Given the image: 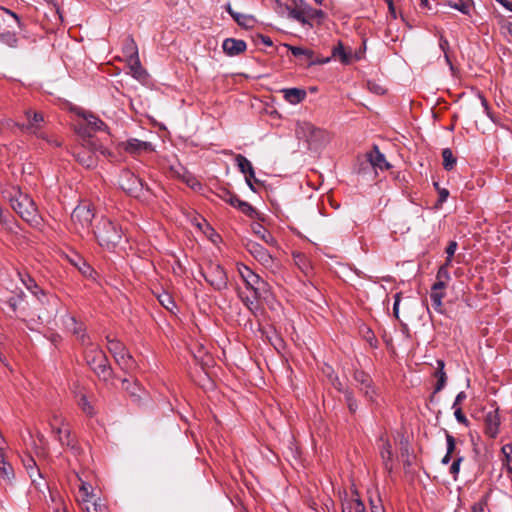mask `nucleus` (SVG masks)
<instances>
[{"label": "nucleus", "mask_w": 512, "mask_h": 512, "mask_svg": "<svg viewBox=\"0 0 512 512\" xmlns=\"http://www.w3.org/2000/svg\"><path fill=\"white\" fill-rule=\"evenodd\" d=\"M23 464L32 480V483L35 485L36 488L40 489V484L36 482L34 474H36L39 479L42 478V474L39 468L37 467L35 460L32 457H28L27 459L23 460Z\"/></svg>", "instance_id": "nucleus-26"}, {"label": "nucleus", "mask_w": 512, "mask_h": 512, "mask_svg": "<svg viewBox=\"0 0 512 512\" xmlns=\"http://www.w3.org/2000/svg\"><path fill=\"white\" fill-rule=\"evenodd\" d=\"M349 512H368L364 503L359 498H353L347 502Z\"/></svg>", "instance_id": "nucleus-42"}, {"label": "nucleus", "mask_w": 512, "mask_h": 512, "mask_svg": "<svg viewBox=\"0 0 512 512\" xmlns=\"http://www.w3.org/2000/svg\"><path fill=\"white\" fill-rule=\"evenodd\" d=\"M235 161L241 173L244 175H247L248 173L253 174V166L245 156L237 154Z\"/></svg>", "instance_id": "nucleus-33"}, {"label": "nucleus", "mask_w": 512, "mask_h": 512, "mask_svg": "<svg viewBox=\"0 0 512 512\" xmlns=\"http://www.w3.org/2000/svg\"><path fill=\"white\" fill-rule=\"evenodd\" d=\"M344 397L347 402L348 408L351 413H355L357 410V401L353 395V393L349 390L344 392Z\"/></svg>", "instance_id": "nucleus-49"}, {"label": "nucleus", "mask_w": 512, "mask_h": 512, "mask_svg": "<svg viewBox=\"0 0 512 512\" xmlns=\"http://www.w3.org/2000/svg\"><path fill=\"white\" fill-rule=\"evenodd\" d=\"M381 442L379 449H380V456L383 460V464L386 470L392 471L393 469V451L392 446L388 439H385L383 436L380 437Z\"/></svg>", "instance_id": "nucleus-19"}, {"label": "nucleus", "mask_w": 512, "mask_h": 512, "mask_svg": "<svg viewBox=\"0 0 512 512\" xmlns=\"http://www.w3.org/2000/svg\"><path fill=\"white\" fill-rule=\"evenodd\" d=\"M454 409V415L456 420L464 425H468V419L466 418L465 414L463 413L461 407H455Z\"/></svg>", "instance_id": "nucleus-58"}, {"label": "nucleus", "mask_w": 512, "mask_h": 512, "mask_svg": "<svg viewBox=\"0 0 512 512\" xmlns=\"http://www.w3.org/2000/svg\"><path fill=\"white\" fill-rule=\"evenodd\" d=\"M76 477L80 481L79 493L93 490L92 486L88 482L83 481L79 474H76Z\"/></svg>", "instance_id": "nucleus-62"}, {"label": "nucleus", "mask_w": 512, "mask_h": 512, "mask_svg": "<svg viewBox=\"0 0 512 512\" xmlns=\"http://www.w3.org/2000/svg\"><path fill=\"white\" fill-rule=\"evenodd\" d=\"M205 280L216 290H222L227 287L228 278L225 270L221 265L209 262L202 272Z\"/></svg>", "instance_id": "nucleus-10"}, {"label": "nucleus", "mask_w": 512, "mask_h": 512, "mask_svg": "<svg viewBox=\"0 0 512 512\" xmlns=\"http://www.w3.org/2000/svg\"><path fill=\"white\" fill-rule=\"evenodd\" d=\"M35 303L32 307V314L37 316L41 323H48L54 318L58 311L59 299L55 295H48L43 290L34 292Z\"/></svg>", "instance_id": "nucleus-5"}, {"label": "nucleus", "mask_w": 512, "mask_h": 512, "mask_svg": "<svg viewBox=\"0 0 512 512\" xmlns=\"http://www.w3.org/2000/svg\"><path fill=\"white\" fill-rule=\"evenodd\" d=\"M456 249H457V242L450 241L448 246L446 247V254H447L446 262H447V264H451L452 257L455 254Z\"/></svg>", "instance_id": "nucleus-56"}, {"label": "nucleus", "mask_w": 512, "mask_h": 512, "mask_svg": "<svg viewBox=\"0 0 512 512\" xmlns=\"http://www.w3.org/2000/svg\"><path fill=\"white\" fill-rule=\"evenodd\" d=\"M109 157L111 153L98 144L94 137H83L81 143L75 147L74 156L76 160L86 168H94L98 162V155Z\"/></svg>", "instance_id": "nucleus-2"}, {"label": "nucleus", "mask_w": 512, "mask_h": 512, "mask_svg": "<svg viewBox=\"0 0 512 512\" xmlns=\"http://www.w3.org/2000/svg\"><path fill=\"white\" fill-rule=\"evenodd\" d=\"M94 212L89 204L78 205L71 214V224L73 230L81 236L89 235L93 232L91 229Z\"/></svg>", "instance_id": "nucleus-6"}, {"label": "nucleus", "mask_w": 512, "mask_h": 512, "mask_svg": "<svg viewBox=\"0 0 512 512\" xmlns=\"http://www.w3.org/2000/svg\"><path fill=\"white\" fill-rule=\"evenodd\" d=\"M241 297V300L242 302L244 303V305L250 310V311H254L257 306H256V302L258 300H260L259 298H255V294H253L252 297H243V296H240Z\"/></svg>", "instance_id": "nucleus-54"}, {"label": "nucleus", "mask_w": 512, "mask_h": 512, "mask_svg": "<svg viewBox=\"0 0 512 512\" xmlns=\"http://www.w3.org/2000/svg\"><path fill=\"white\" fill-rule=\"evenodd\" d=\"M0 193L25 222L32 227L40 226L42 218L35 202L28 194L22 192L18 186L13 185L1 186Z\"/></svg>", "instance_id": "nucleus-1"}, {"label": "nucleus", "mask_w": 512, "mask_h": 512, "mask_svg": "<svg viewBox=\"0 0 512 512\" xmlns=\"http://www.w3.org/2000/svg\"><path fill=\"white\" fill-rule=\"evenodd\" d=\"M328 140V134L325 130L321 129V133H313L310 136V141H308L311 144H322Z\"/></svg>", "instance_id": "nucleus-48"}, {"label": "nucleus", "mask_w": 512, "mask_h": 512, "mask_svg": "<svg viewBox=\"0 0 512 512\" xmlns=\"http://www.w3.org/2000/svg\"><path fill=\"white\" fill-rule=\"evenodd\" d=\"M439 46H440V49L444 53L446 62L449 65H451V61H450L449 55H448V49H449V42H448V40L446 38H444L443 36H441L440 40H439Z\"/></svg>", "instance_id": "nucleus-55"}, {"label": "nucleus", "mask_w": 512, "mask_h": 512, "mask_svg": "<svg viewBox=\"0 0 512 512\" xmlns=\"http://www.w3.org/2000/svg\"><path fill=\"white\" fill-rule=\"evenodd\" d=\"M451 8L457 9L463 14H469L472 6V0H459L458 2H449Z\"/></svg>", "instance_id": "nucleus-41"}, {"label": "nucleus", "mask_w": 512, "mask_h": 512, "mask_svg": "<svg viewBox=\"0 0 512 512\" xmlns=\"http://www.w3.org/2000/svg\"><path fill=\"white\" fill-rule=\"evenodd\" d=\"M78 405L82 409V411L88 415L93 416L95 414V410L91 402L88 400L87 396L82 394L78 400Z\"/></svg>", "instance_id": "nucleus-39"}, {"label": "nucleus", "mask_w": 512, "mask_h": 512, "mask_svg": "<svg viewBox=\"0 0 512 512\" xmlns=\"http://www.w3.org/2000/svg\"><path fill=\"white\" fill-rule=\"evenodd\" d=\"M363 392L364 396L371 402L375 401L376 391L374 387L371 385V388H364V390H360Z\"/></svg>", "instance_id": "nucleus-63"}, {"label": "nucleus", "mask_w": 512, "mask_h": 512, "mask_svg": "<svg viewBox=\"0 0 512 512\" xmlns=\"http://www.w3.org/2000/svg\"><path fill=\"white\" fill-rule=\"evenodd\" d=\"M444 285L441 282H435L431 288L430 299L432 301V307L438 313H443L442 300L445 297Z\"/></svg>", "instance_id": "nucleus-18"}, {"label": "nucleus", "mask_w": 512, "mask_h": 512, "mask_svg": "<svg viewBox=\"0 0 512 512\" xmlns=\"http://www.w3.org/2000/svg\"><path fill=\"white\" fill-rule=\"evenodd\" d=\"M24 115L27 119V123L26 124L16 123L15 125L17 127H19L22 131L29 132V133L37 136L38 138H41V139H44V140L50 142V140L48 139V136L44 132L41 131L42 124L44 123L43 114L40 112H37V111H33L31 109H27L24 111Z\"/></svg>", "instance_id": "nucleus-9"}, {"label": "nucleus", "mask_w": 512, "mask_h": 512, "mask_svg": "<svg viewBox=\"0 0 512 512\" xmlns=\"http://www.w3.org/2000/svg\"><path fill=\"white\" fill-rule=\"evenodd\" d=\"M122 389L127 391L132 397L139 398L137 391L140 390V387L137 383L131 384V382L128 379L124 378L122 380Z\"/></svg>", "instance_id": "nucleus-44"}, {"label": "nucleus", "mask_w": 512, "mask_h": 512, "mask_svg": "<svg viewBox=\"0 0 512 512\" xmlns=\"http://www.w3.org/2000/svg\"><path fill=\"white\" fill-rule=\"evenodd\" d=\"M119 185L123 191L135 198H141L145 191H148V187L142 179L129 170L122 171L119 177Z\"/></svg>", "instance_id": "nucleus-8"}, {"label": "nucleus", "mask_w": 512, "mask_h": 512, "mask_svg": "<svg viewBox=\"0 0 512 512\" xmlns=\"http://www.w3.org/2000/svg\"><path fill=\"white\" fill-rule=\"evenodd\" d=\"M93 234L96 237L98 243L106 249H114L122 239V229L116 223L108 218L102 217L95 229Z\"/></svg>", "instance_id": "nucleus-4"}, {"label": "nucleus", "mask_w": 512, "mask_h": 512, "mask_svg": "<svg viewBox=\"0 0 512 512\" xmlns=\"http://www.w3.org/2000/svg\"><path fill=\"white\" fill-rule=\"evenodd\" d=\"M237 209L241 211L243 214L253 218L256 215V210L246 201L238 202Z\"/></svg>", "instance_id": "nucleus-46"}, {"label": "nucleus", "mask_w": 512, "mask_h": 512, "mask_svg": "<svg viewBox=\"0 0 512 512\" xmlns=\"http://www.w3.org/2000/svg\"><path fill=\"white\" fill-rule=\"evenodd\" d=\"M49 425L51 429L57 427V426H65L66 425V419L58 413H54L49 421Z\"/></svg>", "instance_id": "nucleus-50"}, {"label": "nucleus", "mask_w": 512, "mask_h": 512, "mask_svg": "<svg viewBox=\"0 0 512 512\" xmlns=\"http://www.w3.org/2000/svg\"><path fill=\"white\" fill-rule=\"evenodd\" d=\"M160 304L168 311H173L176 307L174 300L168 293H163L158 296Z\"/></svg>", "instance_id": "nucleus-43"}, {"label": "nucleus", "mask_w": 512, "mask_h": 512, "mask_svg": "<svg viewBox=\"0 0 512 512\" xmlns=\"http://www.w3.org/2000/svg\"><path fill=\"white\" fill-rule=\"evenodd\" d=\"M284 98L290 104H298L302 102L306 97V91L299 88H288L282 90Z\"/></svg>", "instance_id": "nucleus-22"}, {"label": "nucleus", "mask_w": 512, "mask_h": 512, "mask_svg": "<svg viewBox=\"0 0 512 512\" xmlns=\"http://www.w3.org/2000/svg\"><path fill=\"white\" fill-rule=\"evenodd\" d=\"M463 460V457H457L451 467H450V473L453 474L454 476H456L458 473H459V470H460V464Z\"/></svg>", "instance_id": "nucleus-61"}, {"label": "nucleus", "mask_w": 512, "mask_h": 512, "mask_svg": "<svg viewBox=\"0 0 512 512\" xmlns=\"http://www.w3.org/2000/svg\"><path fill=\"white\" fill-rule=\"evenodd\" d=\"M436 364H437V367H436L434 376L437 378V384L435 386L434 393L440 392L444 388V386L446 384V380H447V376L444 371V367H445L444 361L441 359H438L436 361Z\"/></svg>", "instance_id": "nucleus-24"}, {"label": "nucleus", "mask_w": 512, "mask_h": 512, "mask_svg": "<svg viewBox=\"0 0 512 512\" xmlns=\"http://www.w3.org/2000/svg\"><path fill=\"white\" fill-rule=\"evenodd\" d=\"M354 379L358 383L360 390H364V388H371L372 379L365 372L356 371L354 374Z\"/></svg>", "instance_id": "nucleus-35"}, {"label": "nucleus", "mask_w": 512, "mask_h": 512, "mask_svg": "<svg viewBox=\"0 0 512 512\" xmlns=\"http://www.w3.org/2000/svg\"><path fill=\"white\" fill-rule=\"evenodd\" d=\"M252 230H253L254 234H256L259 238H261L268 245L275 246L277 244L273 235L267 229H265L261 224L255 223L252 226Z\"/></svg>", "instance_id": "nucleus-28"}, {"label": "nucleus", "mask_w": 512, "mask_h": 512, "mask_svg": "<svg viewBox=\"0 0 512 512\" xmlns=\"http://www.w3.org/2000/svg\"><path fill=\"white\" fill-rule=\"evenodd\" d=\"M503 462L508 473L512 474V444H505L502 449Z\"/></svg>", "instance_id": "nucleus-36"}, {"label": "nucleus", "mask_w": 512, "mask_h": 512, "mask_svg": "<svg viewBox=\"0 0 512 512\" xmlns=\"http://www.w3.org/2000/svg\"><path fill=\"white\" fill-rule=\"evenodd\" d=\"M314 12V10L311 7H305V8H293L289 10V17L300 22L301 24L305 25L308 24V20L306 18L307 15H311V13Z\"/></svg>", "instance_id": "nucleus-27"}, {"label": "nucleus", "mask_w": 512, "mask_h": 512, "mask_svg": "<svg viewBox=\"0 0 512 512\" xmlns=\"http://www.w3.org/2000/svg\"><path fill=\"white\" fill-rule=\"evenodd\" d=\"M132 76L138 80L145 78L146 71L143 69L139 57L130 59L126 62Z\"/></svg>", "instance_id": "nucleus-29"}, {"label": "nucleus", "mask_w": 512, "mask_h": 512, "mask_svg": "<svg viewBox=\"0 0 512 512\" xmlns=\"http://www.w3.org/2000/svg\"><path fill=\"white\" fill-rule=\"evenodd\" d=\"M123 54L126 59V62L129 61L130 59L139 57L137 44L131 36H128L124 40Z\"/></svg>", "instance_id": "nucleus-25"}, {"label": "nucleus", "mask_w": 512, "mask_h": 512, "mask_svg": "<svg viewBox=\"0 0 512 512\" xmlns=\"http://www.w3.org/2000/svg\"><path fill=\"white\" fill-rule=\"evenodd\" d=\"M294 260L302 271H305L307 269L308 265L306 264V259L304 255L300 253L294 254Z\"/></svg>", "instance_id": "nucleus-60"}, {"label": "nucleus", "mask_w": 512, "mask_h": 512, "mask_svg": "<svg viewBox=\"0 0 512 512\" xmlns=\"http://www.w3.org/2000/svg\"><path fill=\"white\" fill-rule=\"evenodd\" d=\"M313 133H321V129L315 127L312 123L307 121L298 122L296 126V134L299 138L310 141V136Z\"/></svg>", "instance_id": "nucleus-21"}, {"label": "nucleus", "mask_w": 512, "mask_h": 512, "mask_svg": "<svg viewBox=\"0 0 512 512\" xmlns=\"http://www.w3.org/2000/svg\"><path fill=\"white\" fill-rule=\"evenodd\" d=\"M232 18L240 27L245 29L253 28L256 23V19L252 15L239 12H236Z\"/></svg>", "instance_id": "nucleus-31"}, {"label": "nucleus", "mask_w": 512, "mask_h": 512, "mask_svg": "<svg viewBox=\"0 0 512 512\" xmlns=\"http://www.w3.org/2000/svg\"><path fill=\"white\" fill-rule=\"evenodd\" d=\"M248 252L264 267L273 269L275 266V260L272 255L262 245L249 241L246 245Z\"/></svg>", "instance_id": "nucleus-11"}, {"label": "nucleus", "mask_w": 512, "mask_h": 512, "mask_svg": "<svg viewBox=\"0 0 512 512\" xmlns=\"http://www.w3.org/2000/svg\"><path fill=\"white\" fill-rule=\"evenodd\" d=\"M284 47L289 49L291 51V53L295 57H302L303 56L307 61H308V59L312 58L313 51H311V50L304 49V48H301V47L291 46V45H288V44H284Z\"/></svg>", "instance_id": "nucleus-37"}, {"label": "nucleus", "mask_w": 512, "mask_h": 512, "mask_svg": "<svg viewBox=\"0 0 512 512\" xmlns=\"http://www.w3.org/2000/svg\"><path fill=\"white\" fill-rule=\"evenodd\" d=\"M442 157L444 169L447 171L452 170L457 162V158L453 155L452 150L450 148L443 149Z\"/></svg>", "instance_id": "nucleus-34"}, {"label": "nucleus", "mask_w": 512, "mask_h": 512, "mask_svg": "<svg viewBox=\"0 0 512 512\" xmlns=\"http://www.w3.org/2000/svg\"><path fill=\"white\" fill-rule=\"evenodd\" d=\"M446 442H447V454H453L456 448L455 438L450 435L449 433H446Z\"/></svg>", "instance_id": "nucleus-59"}, {"label": "nucleus", "mask_w": 512, "mask_h": 512, "mask_svg": "<svg viewBox=\"0 0 512 512\" xmlns=\"http://www.w3.org/2000/svg\"><path fill=\"white\" fill-rule=\"evenodd\" d=\"M70 331L78 338L82 345H86V343L90 341L89 336L85 333V327L82 323H78V325L71 328Z\"/></svg>", "instance_id": "nucleus-40"}, {"label": "nucleus", "mask_w": 512, "mask_h": 512, "mask_svg": "<svg viewBox=\"0 0 512 512\" xmlns=\"http://www.w3.org/2000/svg\"><path fill=\"white\" fill-rule=\"evenodd\" d=\"M221 198L229 203L231 206L237 208L238 206V202H240L241 200L238 198L237 195L231 193L230 191H223L222 195H221Z\"/></svg>", "instance_id": "nucleus-47"}, {"label": "nucleus", "mask_w": 512, "mask_h": 512, "mask_svg": "<svg viewBox=\"0 0 512 512\" xmlns=\"http://www.w3.org/2000/svg\"><path fill=\"white\" fill-rule=\"evenodd\" d=\"M94 499H95V495L93 493V490L89 491V492H81L77 496V501L80 505L91 502Z\"/></svg>", "instance_id": "nucleus-53"}, {"label": "nucleus", "mask_w": 512, "mask_h": 512, "mask_svg": "<svg viewBox=\"0 0 512 512\" xmlns=\"http://www.w3.org/2000/svg\"><path fill=\"white\" fill-rule=\"evenodd\" d=\"M331 58L339 60L342 64H350L353 60L351 49L347 50L342 42H338L332 49Z\"/></svg>", "instance_id": "nucleus-20"}, {"label": "nucleus", "mask_w": 512, "mask_h": 512, "mask_svg": "<svg viewBox=\"0 0 512 512\" xmlns=\"http://www.w3.org/2000/svg\"><path fill=\"white\" fill-rule=\"evenodd\" d=\"M500 415L498 409L489 411L484 418L485 434L494 439L499 434Z\"/></svg>", "instance_id": "nucleus-13"}, {"label": "nucleus", "mask_w": 512, "mask_h": 512, "mask_svg": "<svg viewBox=\"0 0 512 512\" xmlns=\"http://www.w3.org/2000/svg\"><path fill=\"white\" fill-rule=\"evenodd\" d=\"M222 48L228 56H236L243 53L246 50L247 45L243 40L227 38L223 41Z\"/></svg>", "instance_id": "nucleus-17"}, {"label": "nucleus", "mask_w": 512, "mask_h": 512, "mask_svg": "<svg viewBox=\"0 0 512 512\" xmlns=\"http://www.w3.org/2000/svg\"><path fill=\"white\" fill-rule=\"evenodd\" d=\"M65 426H57L52 429V432L57 436V439L62 445H70L72 440L70 438V430Z\"/></svg>", "instance_id": "nucleus-32"}, {"label": "nucleus", "mask_w": 512, "mask_h": 512, "mask_svg": "<svg viewBox=\"0 0 512 512\" xmlns=\"http://www.w3.org/2000/svg\"><path fill=\"white\" fill-rule=\"evenodd\" d=\"M106 124L96 117L95 115L89 114L84 117V123L79 125L78 132L83 137H93L92 133L97 131H106Z\"/></svg>", "instance_id": "nucleus-12"}, {"label": "nucleus", "mask_w": 512, "mask_h": 512, "mask_svg": "<svg viewBox=\"0 0 512 512\" xmlns=\"http://www.w3.org/2000/svg\"><path fill=\"white\" fill-rule=\"evenodd\" d=\"M22 301V296L21 295H17V296H11L8 298V300L6 301V305L10 308V310L12 312H16L20 303Z\"/></svg>", "instance_id": "nucleus-51"}, {"label": "nucleus", "mask_w": 512, "mask_h": 512, "mask_svg": "<svg viewBox=\"0 0 512 512\" xmlns=\"http://www.w3.org/2000/svg\"><path fill=\"white\" fill-rule=\"evenodd\" d=\"M17 37L15 35V33H12V32H6V33H1L0 34V42L10 46V47H15L17 45Z\"/></svg>", "instance_id": "nucleus-45"}, {"label": "nucleus", "mask_w": 512, "mask_h": 512, "mask_svg": "<svg viewBox=\"0 0 512 512\" xmlns=\"http://www.w3.org/2000/svg\"><path fill=\"white\" fill-rule=\"evenodd\" d=\"M85 346V359L89 367L94 373L103 381H108L112 378V368L109 365L105 353L91 341L86 343Z\"/></svg>", "instance_id": "nucleus-3"}, {"label": "nucleus", "mask_w": 512, "mask_h": 512, "mask_svg": "<svg viewBox=\"0 0 512 512\" xmlns=\"http://www.w3.org/2000/svg\"><path fill=\"white\" fill-rule=\"evenodd\" d=\"M366 157L368 162L375 169L388 170L390 168V164L386 161L384 154L380 152L376 145L366 154Z\"/></svg>", "instance_id": "nucleus-16"}, {"label": "nucleus", "mask_w": 512, "mask_h": 512, "mask_svg": "<svg viewBox=\"0 0 512 512\" xmlns=\"http://www.w3.org/2000/svg\"><path fill=\"white\" fill-rule=\"evenodd\" d=\"M449 265L450 264H447V262H445L442 266H440L436 275V282H441L444 285V288L447 287V282L450 280V274L448 271Z\"/></svg>", "instance_id": "nucleus-38"}, {"label": "nucleus", "mask_w": 512, "mask_h": 512, "mask_svg": "<svg viewBox=\"0 0 512 512\" xmlns=\"http://www.w3.org/2000/svg\"><path fill=\"white\" fill-rule=\"evenodd\" d=\"M120 146L130 154H140L141 152H150L153 146L150 142L141 141L135 138L122 142Z\"/></svg>", "instance_id": "nucleus-14"}, {"label": "nucleus", "mask_w": 512, "mask_h": 512, "mask_svg": "<svg viewBox=\"0 0 512 512\" xmlns=\"http://www.w3.org/2000/svg\"><path fill=\"white\" fill-rule=\"evenodd\" d=\"M64 324L66 328L70 330L71 328H74V326L76 327L78 325V322L74 316L67 315Z\"/></svg>", "instance_id": "nucleus-64"}, {"label": "nucleus", "mask_w": 512, "mask_h": 512, "mask_svg": "<svg viewBox=\"0 0 512 512\" xmlns=\"http://www.w3.org/2000/svg\"><path fill=\"white\" fill-rule=\"evenodd\" d=\"M107 347L109 352L113 355L115 362L125 372H131L136 368V362L128 353L126 347L117 339L111 338L109 335L106 337Z\"/></svg>", "instance_id": "nucleus-7"}, {"label": "nucleus", "mask_w": 512, "mask_h": 512, "mask_svg": "<svg viewBox=\"0 0 512 512\" xmlns=\"http://www.w3.org/2000/svg\"><path fill=\"white\" fill-rule=\"evenodd\" d=\"M14 478V470L9 462L6 461L3 454L0 453V481L10 484Z\"/></svg>", "instance_id": "nucleus-23"}, {"label": "nucleus", "mask_w": 512, "mask_h": 512, "mask_svg": "<svg viewBox=\"0 0 512 512\" xmlns=\"http://www.w3.org/2000/svg\"><path fill=\"white\" fill-rule=\"evenodd\" d=\"M23 284L26 286V288L32 293L34 296V292H39L41 290L35 280L31 278L30 276H27L26 279H22Z\"/></svg>", "instance_id": "nucleus-52"}, {"label": "nucleus", "mask_w": 512, "mask_h": 512, "mask_svg": "<svg viewBox=\"0 0 512 512\" xmlns=\"http://www.w3.org/2000/svg\"><path fill=\"white\" fill-rule=\"evenodd\" d=\"M237 271L245 283V286L248 290L253 292L259 280L261 279L259 275L254 273L249 267L244 264L237 265Z\"/></svg>", "instance_id": "nucleus-15"}, {"label": "nucleus", "mask_w": 512, "mask_h": 512, "mask_svg": "<svg viewBox=\"0 0 512 512\" xmlns=\"http://www.w3.org/2000/svg\"><path fill=\"white\" fill-rule=\"evenodd\" d=\"M87 512H108V508L100 499H97L93 502V508L90 510L87 508Z\"/></svg>", "instance_id": "nucleus-57"}, {"label": "nucleus", "mask_w": 512, "mask_h": 512, "mask_svg": "<svg viewBox=\"0 0 512 512\" xmlns=\"http://www.w3.org/2000/svg\"><path fill=\"white\" fill-rule=\"evenodd\" d=\"M270 289V285L263 279H260L252 293L255 294V298L267 301L271 296Z\"/></svg>", "instance_id": "nucleus-30"}]
</instances>
